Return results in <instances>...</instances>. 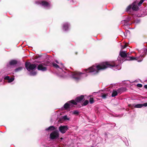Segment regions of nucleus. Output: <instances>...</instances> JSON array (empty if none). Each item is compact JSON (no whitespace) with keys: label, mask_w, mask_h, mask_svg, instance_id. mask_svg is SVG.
Instances as JSON below:
<instances>
[{"label":"nucleus","mask_w":147,"mask_h":147,"mask_svg":"<svg viewBox=\"0 0 147 147\" xmlns=\"http://www.w3.org/2000/svg\"><path fill=\"white\" fill-rule=\"evenodd\" d=\"M63 139V138H60V140H59V141H61V140H62Z\"/></svg>","instance_id":"c756f323"},{"label":"nucleus","mask_w":147,"mask_h":147,"mask_svg":"<svg viewBox=\"0 0 147 147\" xmlns=\"http://www.w3.org/2000/svg\"><path fill=\"white\" fill-rule=\"evenodd\" d=\"M70 26V24L68 23H64L63 24V30L65 31L68 30L69 29Z\"/></svg>","instance_id":"9d476101"},{"label":"nucleus","mask_w":147,"mask_h":147,"mask_svg":"<svg viewBox=\"0 0 147 147\" xmlns=\"http://www.w3.org/2000/svg\"><path fill=\"white\" fill-rule=\"evenodd\" d=\"M133 106L135 108H141L144 106L147 107V103L143 104H133Z\"/></svg>","instance_id":"9b49d317"},{"label":"nucleus","mask_w":147,"mask_h":147,"mask_svg":"<svg viewBox=\"0 0 147 147\" xmlns=\"http://www.w3.org/2000/svg\"><path fill=\"white\" fill-rule=\"evenodd\" d=\"M65 74V71L62 70L61 73V74H59V76L61 77L64 78L66 76V75Z\"/></svg>","instance_id":"f3484780"},{"label":"nucleus","mask_w":147,"mask_h":147,"mask_svg":"<svg viewBox=\"0 0 147 147\" xmlns=\"http://www.w3.org/2000/svg\"><path fill=\"white\" fill-rule=\"evenodd\" d=\"M36 72L35 71H33L32 72H31L30 73V76H34L36 75Z\"/></svg>","instance_id":"aec40b11"},{"label":"nucleus","mask_w":147,"mask_h":147,"mask_svg":"<svg viewBox=\"0 0 147 147\" xmlns=\"http://www.w3.org/2000/svg\"><path fill=\"white\" fill-rule=\"evenodd\" d=\"M77 103L74 100L69 101L66 103L64 105V108L67 110H70V109L72 108L74 105H76Z\"/></svg>","instance_id":"f03ea898"},{"label":"nucleus","mask_w":147,"mask_h":147,"mask_svg":"<svg viewBox=\"0 0 147 147\" xmlns=\"http://www.w3.org/2000/svg\"><path fill=\"white\" fill-rule=\"evenodd\" d=\"M72 113L74 115H78L79 114V112L77 110L74 111H72Z\"/></svg>","instance_id":"5701e85b"},{"label":"nucleus","mask_w":147,"mask_h":147,"mask_svg":"<svg viewBox=\"0 0 147 147\" xmlns=\"http://www.w3.org/2000/svg\"><path fill=\"white\" fill-rule=\"evenodd\" d=\"M17 63V61L16 60H12L11 61L9 64L10 65H14Z\"/></svg>","instance_id":"dca6fc26"},{"label":"nucleus","mask_w":147,"mask_h":147,"mask_svg":"<svg viewBox=\"0 0 147 147\" xmlns=\"http://www.w3.org/2000/svg\"><path fill=\"white\" fill-rule=\"evenodd\" d=\"M109 67L114 70H119L121 68L119 65L116 64L113 61L105 62L98 65H94L86 69L83 72L78 71L70 72L69 75L75 80L78 81L88 75V73H91L93 74H97L99 70L104 69L107 68Z\"/></svg>","instance_id":"f257e3e1"},{"label":"nucleus","mask_w":147,"mask_h":147,"mask_svg":"<svg viewBox=\"0 0 147 147\" xmlns=\"http://www.w3.org/2000/svg\"><path fill=\"white\" fill-rule=\"evenodd\" d=\"M63 118L65 120H69V118H68L67 116L66 115L64 116Z\"/></svg>","instance_id":"bb28decb"},{"label":"nucleus","mask_w":147,"mask_h":147,"mask_svg":"<svg viewBox=\"0 0 147 147\" xmlns=\"http://www.w3.org/2000/svg\"><path fill=\"white\" fill-rule=\"evenodd\" d=\"M47 64L42 63L39 65L38 67V69L39 70H41L42 71H45L47 70V68L45 67L46 66L48 65Z\"/></svg>","instance_id":"0eeeda50"},{"label":"nucleus","mask_w":147,"mask_h":147,"mask_svg":"<svg viewBox=\"0 0 147 147\" xmlns=\"http://www.w3.org/2000/svg\"><path fill=\"white\" fill-rule=\"evenodd\" d=\"M93 147V146H92V147Z\"/></svg>","instance_id":"f704fd0d"},{"label":"nucleus","mask_w":147,"mask_h":147,"mask_svg":"<svg viewBox=\"0 0 147 147\" xmlns=\"http://www.w3.org/2000/svg\"><path fill=\"white\" fill-rule=\"evenodd\" d=\"M36 3L37 4L39 3L41 4L45 8L48 9L51 6V5L47 2L44 1H39L38 2H36Z\"/></svg>","instance_id":"423d86ee"},{"label":"nucleus","mask_w":147,"mask_h":147,"mask_svg":"<svg viewBox=\"0 0 147 147\" xmlns=\"http://www.w3.org/2000/svg\"><path fill=\"white\" fill-rule=\"evenodd\" d=\"M55 129V127L53 126H50L48 128L46 129L45 130L46 131L48 130H53Z\"/></svg>","instance_id":"a211bd4d"},{"label":"nucleus","mask_w":147,"mask_h":147,"mask_svg":"<svg viewBox=\"0 0 147 147\" xmlns=\"http://www.w3.org/2000/svg\"><path fill=\"white\" fill-rule=\"evenodd\" d=\"M89 103L88 100H86L83 103V105L84 106H86Z\"/></svg>","instance_id":"4be33fe9"},{"label":"nucleus","mask_w":147,"mask_h":147,"mask_svg":"<svg viewBox=\"0 0 147 147\" xmlns=\"http://www.w3.org/2000/svg\"><path fill=\"white\" fill-rule=\"evenodd\" d=\"M68 129L67 126H61L59 128L60 131L62 134L65 133Z\"/></svg>","instance_id":"1a4fd4ad"},{"label":"nucleus","mask_w":147,"mask_h":147,"mask_svg":"<svg viewBox=\"0 0 147 147\" xmlns=\"http://www.w3.org/2000/svg\"><path fill=\"white\" fill-rule=\"evenodd\" d=\"M26 68L28 71L34 69L36 67L35 64H31L29 62H26L25 63Z\"/></svg>","instance_id":"20e7f679"},{"label":"nucleus","mask_w":147,"mask_h":147,"mask_svg":"<svg viewBox=\"0 0 147 147\" xmlns=\"http://www.w3.org/2000/svg\"><path fill=\"white\" fill-rule=\"evenodd\" d=\"M144 87L145 88H147V85H145Z\"/></svg>","instance_id":"7c9ffc66"},{"label":"nucleus","mask_w":147,"mask_h":147,"mask_svg":"<svg viewBox=\"0 0 147 147\" xmlns=\"http://www.w3.org/2000/svg\"><path fill=\"white\" fill-rule=\"evenodd\" d=\"M84 96L83 95H81V96L77 97L76 98L75 102H79L82 101L83 99Z\"/></svg>","instance_id":"ddd939ff"},{"label":"nucleus","mask_w":147,"mask_h":147,"mask_svg":"<svg viewBox=\"0 0 147 147\" xmlns=\"http://www.w3.org/2000/svg\"><path fill=\"white\" fill-rule=\"evenodd\" d=\"M139 1L137 0L134 1L131 5L128 6L126 9L127 11H129L130 9L132 8L134 11H137L139 9V7L138 6V4Z\"/></svg>","instance_id":"7ed1b4c3"},{"label":"nucleus","mask_w":147,"mask_h":147,"mask_svg":"<svg viewBox=\"0 0 147 147\" xmlns=\"http://www.w3.org/2000/svg\"><path fill=\"white\" fill-rule=\"evenodd\" d=\"M59 133L58 131L55 130L53 131L50 134V138L51 140L56 139L58 138Z\"/></svg>","instance_id":"39448f33"},{"label":"nucleus","mask_w":147,"mask_h":147,"mask_svg":"<svg viewBox=\"0 0 147 147\" xmlns=\"http://www.w3.org/2000/svg\"><path fill=\"white\" fill-rule=\"evenodd\" d=\"M142 61V60H138V62H141Z\"/></svg>","instance_id":"2f4dec72"},{"label":"nucleus","mask_w":147,"mask_h":147,"mask_svg":"<svg viewBox=\"0 0 147 147\" xmlns=\"http://www.w3.org/2000/svg\"><path fill=\"white\" fill-rule=\"evenodd\" d=\"M126 47V45H125L124 46H123L122 47V49H123L125 48Z\"/></svg>","instance_id":"c85d7f7f"},{"label":"nucleus","mask_w":147,"mask_h":147,"mask_svg":"<svg viewBox=\"0 0 147 147\" xmlns=\"http://www.w3.org/2000/svg\"><path fill=\"white\" fill-rule=\"evenodd\" d=\"M2 81V80H0V82Z\"/></svg>","instance_id":"473e14b6"},{"label":"nucleus","mask_w":147,"mask_h":147,"mask_svg":"<svg viewBox=\"0 0 147 147\" xmlns=\"http://www.w3.org/2000/svg\"><path fill=\"white\" fill-rule=\"evenodd\" d=\"M56 62L59 65L53 62L52 63V64L53 66L54 67L56 68H60V69L62 68L63 67H64L63 65V64L61 62H59L57 61L56 60Z\"/></svg>","instance_id":"6e6552de"},{"label":"nucleus","mask_w":147,"mask_h":147,"mask_svg":"<svg viewBox=\"0 0 147 147\" xmlns=\"http://www.w3.org/2000/svg\"><path fill=\"white\" fill-rule=\"evenodd\" d=\"M23 69V67H19L15 70V72H17L21 71Z\"/></svg>","instance_id":"6ab92c4d"},{"label":"nucleus","mask_w":147,"mask_h":147,"mask_svg":"<svg viewBox=\"0 0 147 147\" xmlns=\"http://www.w3.org/2000/svg\"><path fill=\"white\" fill-rule=\"evenodd\" d=\"M94 102V99L92 98H90V104H92Z\"/></svg>","instance_id":"b1692460"},{"label":"nucleus","mask_w":147,"mask_h":147,"mask_svg":"<svg viewBox=\"0 0 147 147\" xmlns=\"http://www.w3.org/2000/svg\"><path fill=\"white\" fill-rule=\"evenodd\" d=\"M5 80H8V82L9 83L11 82H13L14 80V78H10L9 76H6L4 78Z\"/></svg>","instance_id":"4468645a"},{"label":"nucleus","mask_w":147,"mask_h":147,"mask_svg":"<svg viewBox=\"0 0 147 147\" xmlns=\"http://www.w3.org/2000/svg\"><path fill=\"white\" fill-rule=\"evenodd\" d=\"M144 2L143 0H141L139 2H138V6H140L143 3V2Z\"/></svg>","instance_id":"393cba45"},{"label":"nucleus","mask_w":147,"mask_h":147,"mask_svg":"<svg viewBox=\"0 0 147 147\" xmlns=\"http://www.w3.org/2000/svg\"><path fill=\"white\" fill-rule=\"evenodd\" d=\"M126 52L124 51H121L120 53V56L122 57H126L127 56V54L126 53Z\"/></svg>","instance_id":"2eb2a0df"},{"label":"nucleus","mask_w":147,"mask_h":147,"mask_svg":"<svg viewBox=\"0 0 147 147\" xmlns=\"http://www.w3.org/2000/svg\"><path fill=\"white\" fill-rule=\"evenodd\" d=\"M129 60H137V57H129Z\"/></svg>","instance_id":"412c9836"},{"label":"nucleus","mask_w":147,"mask_h":147,"mask_svg":"<svg viewBox=\"0 0 147 147\" xmlns=\"http://www.w3.org/2000/svg\"><path fill=\"white\" fill-rule=\"evenodd\" d=\"M123 91L122 89V88H120L117 90V92L116 91H113V93L112 94V97H114L117 95V93H120Z\"/></svg>","instance_id":"f8f14e48"},{"label":"nucleus","mask_w":147,"mask_h":147,"mask_svg":"<svg viewBox=\"0 0 147 147\" xmlns=\"http://www.w3.org/2000/svg\"><path fill=\"white\" fill-rule=\"evenodd\" d=\"M146 52H147V49H146Z\"/></svg>","instance_id":"72a5a7b5"},{"label":"nucleus","mask_w":147,"mask_h":147,"mask_svg":"<svg viewBox=\"0 0 147 147\" xmlns=\"http://www.w3.org/2000/svg\"><path fill=\"white\" fill-rule=\"evenodd\" d=\"M107 96V95L105 94H103L101 96L102 98L103 99H105L106 98Z\"/></svg>","instance_id":"a878e982"},{"label":"nucleus","mask_w":147,"mask_h":147,"mask_svg":"<svg viewBox=\"0 0 147 147\" xmlns=\"http://www.w3.org/2000/svg\"><path fill=\"white\" fill-rule=\"evenodd\" d=\"M137 86L138 87H142V84H137Z\"/></svg>","instance_id":"cd10ccee"}]
</instances>
